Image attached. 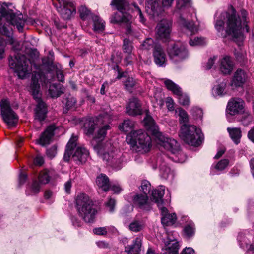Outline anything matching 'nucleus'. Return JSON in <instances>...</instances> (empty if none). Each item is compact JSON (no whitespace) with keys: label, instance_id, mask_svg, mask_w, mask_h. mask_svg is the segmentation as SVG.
Here are the masks:
<instances>
[{"label":"nucleus","instance_id":"obj_1","mask_svg":"<svg viewBox=\"0 0 254 254\" xmlns=\"http://www.w3.org/2000/svg\"><path fill=\"white\" fill-rule=\"evenodd\" d=\"M242 19L237 13L233 6L229 7L227 11L221 14L223 20H217L215 27L218 32L225 30L226 34L232 37L234 40H241L243 38L242 22H243L246 30L249 31L247 23V12L242 9L241 11Z\"/></svg>","mask_w":254,"mask_h":254},{"label":"nucleus","instance_id":"obj_2","mask_svg":"<svg viewBox=\"0 0 254 254\" xmlns=\"http://www.w3.org/2000/svg\"><path fill=\"white\" fill-rule=\"evenodd\" d=\"M30 64L37 71H33L32 75L31 82H38L41 78L42 71L41 66L35 63H32L30 60L26 57L20 54H17L14 59L10 58L9 59V65L11 69L14 70L19 78L23 79L26 76L29 74L31 71V68L29 66Z\"/></svg>","mask_w":254,"mask_h":254},{"label":"nucleus","instance_id":"obj_3","mask_svg":"<svg viewBox=\"0 0 254 254\" xmlns=\"http://www.w3.org/2000/svg\"><path fill=\"white\" fill-rule=\"evenodd\" d=\"M94 149L98 156L112 168L119 170L122 167L124 157L110 141L98 143L94 146Z\"/></svg>","mask_w":254,"mask_h":254},{"label":"nucleus","instance_id":"obj_4","mask_svg":"<svg viewBox=\"0 0 254 254\" xmlns=\"http://www.w3.org/2000/svg\"><path fill=\"white\" fill-rule=\"evenodd\" d=\"M76 207L79 216L86 223H92L97 213L92 200L85 193L79 194L76 199Z\"/></svg>","mask_w":254,"mask_h":254},{"label":"nucleus","instance_id":"obj_5","mask_svg":"<svg viewBox=\"0 0 254 254\" xmlns=\"http://www.w3.org/2000/svg\"><path fill=\"white\" fill-rule=\"evenodd\" d=\"M126 140L138 152H148L151 147V138L142 130L131 131L127 136Z\"/></svg>","mask_w":254,"mask_h":254},{"label":"nucleus","instance_id":"obj_6","mask_svg":"<svg viewBox=\"0 0 254 254\" xmlns=\"http://www.w3.org/2000/svg\"><path fill=\"white\" fill-rule=\"evenodd\" d=\"M179 136L185 143L194 146L199 145L203 139L199 128L187 124H183L181 127Z\"/></svg>","mask_w":254,"mask_h":254},{"label":"nucleus","instance_id":"obj_7","mask_svg":"<svg viewBox=\"0 0 254 254\" xmlns=\"http://www.w3.org/2000/svg\"><path fill=\"white\" fill-rule=\"evenodd\" d=\"M77 140L78 137L77 136L72 135L66 145L64 156V159L65 161H69L71 155L75 161H78L81 163H85L87 161L89 156V152L84 147H77L73 154V150L77 145Z\"/></svg>","mask_w":254,"mask_h":254},{"label":"nucleus","instance_id":"obj_8","mask_svg":"<svg viewBox=\"0 0 254 254\" xmlns=\"http://www.w3.org/2000/svg\"><path fill=\"white\" fill-rule=\"evenodd\" d=\"M191 7L190 0H177L176 4V12L180 14L178 22L179 24L188 30L190 34H195L198 31L197 27L193 22L188 21L183 16V13L188 12Z\"/></svg>","mask_w":254,"mask_h":254},{"label":"nucleus","instance_id":"obj_9","mask_svg":"<svg viewBox=\"0 0 254 254\" xmlns=\"http://www.w3.org/2000/svg\"><path fill=\"white\" fill-rule=\"evenodd\" d=\"M0 114L9 128L16 126L18 117L11 108L10 102L7 98L2 99L0 101Z\"/></svg>","mask_w":254,"mask_h":254},{"label":"nucleus","instance_id":"obj_10","mask_svg":"<svg viewBox=\"0 0 254 254\" xmlns=\"http://www.w3.org/2000/svg\"><path fill=\"white\" fill-rule=\"evenodd\" d=\"M58 4H55L58 12L62 17L65 19H70L74 13H75V9L73 3L70 0H57Z\"/></svg>","mask_w":254,"mask_h":254},{"label":"nucleus","instance_id":"obj_11","mask_svg":"<svg viewBox=\"0 0 254 254\" xmlns=\"http://www.w3.org/2000/svg\"><path fill=\"white\" fill-rule=\"evenodd\" d=\"M170 59L174 62H181L188 56L187 50L184 45L174 44L168 49Z\"/></svg>","mask_w":254,"mask_h":254},{"label":"nucleus","instance_id":"obj_12","mask_svg":"<svg viewBox=\"0 0 254 254\" xmlns=\"http://www.w3.org/2000/svg\"><path fill=\"white\" fill-rule=\"evenodd\" d=\"M172 23L169 20L163 19L157 25L156 36L157 38L163 41H167L170 39L171 33Z\"/></svg>","mask_w":254,"mask_h":254},{"label":"nucleus","instance_id":"obj_13","mask_svg":"<svg viewBox=\"0 0 254 254\" xmlns=\"http://www.w3.org/2000/svg\"><path fill=\"white\" fill-rule=\"evenodd\" d=\"M156 138L161 146L172 153L175 154L179 151V145L175 139L166 137L162 133L158 134Z\"/></svg>","mask_w":254,"mask_h":254},{"label":"nucleus","instance_id":"obj_14","mask_svg":"<svg viewBox=\"0 0 254 254\" xmlns=\"http://www.w3.org/2000/svg\"><path fill=\"white\" fill-rule=\"evenodd\" d=\"M164 84L167 88L171 91L174 94L178 96L179 102L183 106L188 105L190 103L189 97L183 94L181 88L171 80L167 79L164 81Z\"/></svg>","mask_w":254,"mask_h":254},{"label":"nucleus","instance_id":"obj_15","mask_svg":"<svg viewBox=\"0 0 254 254\" xmlns=\"http://www.w3.org/2000/svg\"><path fill=\"white\" fill-rule=\"evenodd\" d=\"M132 201L135 206L145 211H149L152 209L154 202L152 197L151 200H149L147 195L144 193L135 194L133 197Z\"/></svg>","mask_w":254,"mask_h":254},{"label":"nucleus","instance_id":"obj_16","mask_svg":"<svg viewBox=\"0 0 254 254\" xmlns=\"http://www.w3.org/2000/svg\"><path fill=\"white\" fill-rule=\"evenodd\" d=\"M2 15L5 17L7 22L13 26H15L19 32H22L25 21L21 14L16 15L9 11H2Z\"/></svg>","mask_w":254,"mask_h":254},{"label":"nucleus","instance_id":"obj_17","mask_svg":"<svg viewBox=\"0 0 254 254\" xmlns=\"http://www.w3.org/2000/svg\"><path fill=\"white\" fill-rule=\"evenodd\" d=\"M245 105V102L242 99L234 98L228 102L227 110L231 115H235L244 112Z\"/></svg>","mask_w":254,"mask_h":254},{"label":"nucleus","instance_id":"obj_18","mask_svg":"<svg viewBox=\"0 0 254 254\" xmlns=\"http://www.w3.org/2000/svg\"><path fill=\"white\" fill-rule=\"evenodd\" d=\"M164 187L162 186L159 189L153 190L151 194L152 200L160 209L162 216L168 214L167 208L163 206V200L162 198L164 195Z\"/></svg>","mask_w":254,"mask_h":254},{"label":"nucleus","instance_id":"obj_19","mask_svg":"<svg viewBox=\"0 0 254 254\" xmlns=\"http://www.w3.org/2000/svg\"><path fill=\"white\" fill-rule=\"evenodd\" d=\"M103 117L101 115L86 120L84 123V129L86 134L87 135H92L95 129L103 124Z\"/></svg>","mask_w":254,"mask_h":254},{"label":"nucleus","instance_id":"obj_20","mask_svg":"<svg viewBox=\"0 0 254 254\" xmlns=\"http://www.w3.org/2000/svg\"><path fill=\"white\" fill-rule=\"evenodd\" d=\"M126 113L129 116H135L142 113L141 105L139 100L132 97L126 105Z\"/></svg>","mask_w":254,"mask_h":254},{"label":"nucleus","instance_id":"obj_21","mask_svg":"<svg viewBox=\"0 0 254 254\" xmlns=\"http://www.w3.org/2000/svg\"><path fill=\"white\" fill-rule=\"evenodd\" d=\"M168 159V156L163 153L158 155L157 157L156 165L159 166L161 175L164 179H167L170 173V169L166 163Z\"/></svg>","mask_w":254,"mask_h":254},{"label":"nucleus","instance_id":"obj_22","mask_svg":"<svg viewBox=\"0 0 254 254\" xmlns=\"http://www.w3.org/2000/svg\"><path fill=\"white\" fill-rule=\"evenodd\" d=\"M37 104L34 109V119L41 122L47 117L48 108L46 104L42 100H36Z\"/></svg>","mask_w":254,"mask_h":254},{"label":"nucleus","instance_id":"obj_23","mask_svg":"<svg viewBox=\"0 0 254 254\" xmlns=\"http://www.w3.org/2000/svg\"><path fill=\"white\" fill-rule=\"evenodd\" d=\"M153 55L154 62L157 65L159 66L165 65L166 54L161 45L155 44L153 50Z\"/></svg>","mask_w":254,"mask_h":254},{"label":"nucleus","instance_id":"obj_24","mask_svg":"<svg viewBox=\"0 0 254 254\" xmlns=\"http://www.w3.org/2000/svg\"><path fill=\"white\" fill-rule=\"evenodd\" d=\"M56 129L54 125L47 127L46 130L41 134L39 139L37 141L38 144L45 146L50 143L51 139L54 135V131Z\"/></svg>","mask_w":254,"mask_h":254},{"label":"nucleus","instance_id":"obj_25","mask_svg":"<svg viewBox=\"0 0 254 254\" xmlns=\"http://www.w3.org/2000/svg\"><path fill=\"white\" fill-rule=\"evenodd\" d=\"M143 123L146 129L150 131L155 137L158 136V134L161 133L158 131V127L152 117L148 115V112L146 114Z\"/></svg>","mask_w":254,"mask_h":254},{"label":"nucleus","instance_id":"obj_26","mask_svg":"<svg viewBox=\"0 0 254 254\" xmlns=\"http://www.w3.org/2000/svg\"><path fill=\"white\" fill-rule=\"evenodd\" d=\"M146 10L149 14L158 15L162 11L159 0H146Z\"/></svg>","mask_w":254,"mask_h":254},{"label":"nucleus","instance_id":"obj_27","mask_svg":"<svg viewBox=\"0 0 254 254\" xmlns=\"http://www.w3.org/2000/svg\"><path fill=\"white\" fill-rule=\"evenodd\" d=\"M131 20V16L130 14L124 13L123 11H119L112 16L110 22L114 24L123 23L125 24Z\"/></svg>","mask_w":254,"mask_h":254},{"label":"nucleus","instance_id":"obj_28","mask_svg":"<svg viewBox=\"0 0 254 254\" xmlns=\"http://www.w3.org/2000/svg\"><path fill=\"white\" fill-rule=\"evenodd\" d=\"M246 75L245 71L241 69L235 72L231 85L236 87L242 86L246 81Z\"/></svg>","mask_w":254,"mask_h":254},{"label":"nucleus","instance_id":"obj_29","mask_svg":"<svg viewBox=\"0 0 254 254\" xmlns=\"http://www.w3.org/2000/svg\"><path fill=\"white\" fill-rule=\"evenodd\" d=\"M233 67L234 64L230 57L225 56L221 60L220 69L224 74H230Z\"/></svg>","mask_w":254,"mask_h":254},{"label":"nucleus","instance_id":"obj_30","mask_svg":"<svg viewBox=\"0 0 254 254\" xmlns=\"http://www.w3.org/2000/svg\"><path fill=\"white\" fill-rule=\"evenodd\" d=\"M142 246L140 238L136 237L131 245L125 247V252L128 254H139Z\"/></svg>","mask_w":254,"mask_h":254},{"label":"nucleus","instance_id":"obj_31","mask_svg":"<svg viewBox=\"0 0 254 254\" xmlns=\"http://www.w3.org/2000/svg\"><path fill=\"white\" fill-rule=\"evenodd\" d=\"M109 129V125H105L99 128V129L98 130L97 134L92 141V144L93 147L94 145H96L98 143H104V142L100 141H102L104 139L107 134V130ZM105 142H104V143Z\"/></svg>","mask_w":254,"mask_h":254},{"label":"nucleus","instance_id":"obj_32","mask_svg":"<svg viewBox=\"0 0 254 254\" xmlns=\"http://www.w3.org/2000/svg\"><path fill=\"white\" fill-rule=\"evenodd\" d=\"M96 184L104 191H108L110 188L109 179L104 174H101L96 178Z\"/></svg>","mask_w":254,"mask_h":254},{"label":"nucleus","instance_id":"obj_33","mask_svg":"<svg viewBox=\"0 0 254 254\" xmlns=\"http://www.w3.org/2000/svg\"><path fill=\"white\" fill-rule=\"evenodd\" d=\"M227 130L234 142L236 144H238L240 142V139L242 137L241 128L239 127H228Z\"/></svg>","mask_w":254,"mask_h":254},{"label":"nucleus","instance_id":"obj_34","mask_svg":"<svg viewBox=\"0 0 254 254\" xmlns=\"http://www.w3.org/2000/svg\"><path fill=\"white\" fill-rule=\"evenodd\" d=\"M93 22V29L97 33H101L104 31L105 28V22L98 16L95 15L92 17Z\"/></svg>","mask_w":254,"mask_h":254},{"label":"nucleus","instance_id":"obj_35","mask_svg":"<svg viewBox=\"0 0 254 254\" xmlns=\"http://www.w3.org/2000/svg\"><path fill=\"white\" fill-rule=\"evenodd\" d=\"M63 93V86L60 85L52 84L49 87V94L52 98H57Z\"/></svg>","mask_w":254,"mask_h":254},{"label":"nucleus","instance_id":"obj_36","mask_svg":"<svg viewBox=\"0 0 254 254\" xmlns=\"http://www.w3.org/2000/svg\"><path fill=\"white\" fill-rule=\"evenodd\" d=\"M111 5L116 6V8L121 11L126 10L128 7L127 0H112Z\"/></svg>","mask_w":254,"mask_h":254},{"label":"nucleus","instance_id":"obj_37","mask_svg":"<svg viewBox=\"0 0 254 254\" xmlns=\"http://www.w3.org/2000/svg\"><path fill=\"white\" fill-rule=\"evenodd\" d=\"M166 246V250H167L169 254H177L179 246L176 240L169 241Z\"/></svg>","mask_w":254,"mask_h":254},{"label":"nucleus","instance_id":"obj_38","mask_svg":"<svg viewBox=\"0 0 254 254\" xmlns=\"http://www.w3.org/2000/svg\"><path fill=\"white\" fill-rule=\"evenodd\" d=\"M176 219V215L175 213L168 214L162 217L161 222L163 225H171L175 223Z\"/></svg>","mask_w":254,"mask_h":254},{"label":"nucleus","instance_id":"obj_39","mask_svg":"<svg viewBox=\"0 0 254 254\" xmlns=\"http://www.w3.org/2000/svg\"><path fill=\"white\" fill-rule=\"evenodd\" d=\"M133 126L134 123L129 119H127L119 125V128L122 131L128 132L132 130Z\"/></svg>","mask_w":254,"mask_h":254},{"label":"nucleus","instance_id":"obj_40","mask_svg":"<svg viewBox=\"0 0 254 254\" xmlns=\"http://www.w3.org/2000/svg\"><path fill=\"white\" fill-rule=\"evenodd\" d=\"M80 16L83 20L92 19V17L95 15L92 14L90 11L85 6H81L79 9Z\"/></svg>","mask_w":254,"mask_h":254},{"label":"nucleus","instance_id":"obj_41","mask_svg":"<svg viewBox=\"0 0 254 254\" xmlns=\"http://www.w3.org/2000/svg\"><path fill=\"white\" fill-rule=\"evenodd\" d=\"M30 89L33 98L36 100H41L40 97V85L38 82H31Z\"/></svg>","mask_w":254,"mask_h":254},{"label":"nucleus","instance_id":"obj_42","mask_svg":"<svg viewBox=\"0 0 254 254\" xmlns=\"http://www.w3.org/2000/svg\"><path fill=\"white\" fill-rule=\"evenodd\" d=\"M144 227L143 223L139 220H133L129 225V229L130 231L137 232L141 231Z\"/></svg>","mask_w":254,"mask_h":254},{"label":"nucleus","instance_id":"obj_43","mask_svg":"<svg viewBox=\"0 0 254 254\" xmlns=\"http://www.w3.org/2000/svg\"><path fill=\"white\" fill-rule=\"evenodd\" d=\"M126 25V33L128 36L137 37L139 36L138 31L131 26V20L125 24Z\"/></svg>","mask_w":254,"mask_h":254},{"label":"nucleus","instance_id":"obj_44","mask_svg":"<svg viewBox=\"0 0 254 254\" xmlns=\"http://www.w3.org/2000/svg\"><path fill=\"white\" fill-rule=\"evenodd\" d=\"M184 235L187 238L192 237L195 233V227L193 224L186 225L183 229Z\"/></svg>","mask_w":254,"mask_h":254},{"label":"nucleus","instance_id":"obj_45","mask_svg":"<svg viewBox=\"0 0 254 254\" xmlns=\"http://www.w3.org/2000/svg\"><path fill=\"white\" fill-rule=\"evenodd\" d=\"M244 114L241 118L242 124L245 126H248L253 121V117L249 112H243Z\"/></svg>","mask_w":254,"mask_h":254},{"label":"nucleus","instance_id":"obj_46","mask_svg":"<svg viewBox=\"0 0 254 254\" xmlns=\"http://www.w3.org/2000/svg\"><path fill=\"white\" fill-rule=\"evenodd\" d=\"M43 64L49 69V72L57 69V66L54 64L53 59L52 58L48 57L42 60Z\"/></svg>","mask_w":254,"mask_h":254},{"label":"nucleus","instance_id":"obj_47","mask_svg":"<svg viewBox=\"0 0 254 254\" xmlns=\"http://www.w3.org/2000/svg\"><path fill=\"white\" fill-rule=\"evenodd\" d=\"M38 181L41 184H47L50 181V177L47 170H44L40 173Z\"/></svg>","mask_w":254,"mask_h":254},{"label":"nucleus","instance_id":"obj_48","mask_svg":"<svg viewBox=\"0 0 254 254\" xmlns=\"http://www.w3.org/2000/svg\"><path fill=\"white\" fill-rule=\"evenodd\" d=\"M155 45L152 38H147L141 44V48L143 50H149L152 48H154Z\"/></svg>","mask_w":254,"mask_h":254},{"label":"nucleus","instance_id":"obj_49","mask_svg":"<svg viewBox=\"0 0 254 254\" xmlns=\"http://www.w3.org/2000/svg\"><path fill=\"white\" fill-rule=\"evenodd\" d=\"M179 122L183 124H187L189 121L187 113L181 108H178Z\"/></svg>","mask_w":254,"mask_h":254},{"label":"nucleus","instance_id":"obj_50","mask_svg":"<svg viewBox=\"0 0 254 254\" xmlns=\"http://www.w3.org/2000/svg\"><path fill=\"white\" fill-rule=\"evenodd\" d=\"M123 49L124 52L127 53L128 54H131L133 46L130 41L127 39H125L124 40Z\"/></svg>","mask_w":254,"mask_h":254},{"label":"nucleus","instance_id":"obj_51","mask_svg":"<svg viewBox=\"0 0 254 254\" xmlns=\"http://www.w3.org/2000/svg\"><path fill=\"white\" fill-rule=\"evenodd\" d=\"M11 28L8 27V25L4 23L3 25H0V33L7 37H9L11 35Z\"/></svg>","mask_w":254,"mask_h":254},{"label":"nucleus","instance_id":"obj_52","mask_svg":"<svg viewBox=\"0 0 254 254\" xmlns=\"http://www.w3.org/2000/svg\"><path fill=\"white\" fill-rule=\"evenodd\" d=\"M191 113L195 119H201L203 116L202 110L198 107H193L191 110Z\"/></svg>","mask_w":254,"mask_h":254},{"label":"nucleus","instance_id":"obj_53","mask_svg":"<svg viewBox=\"0 0 254 254\" xmlns=\"http://www.w3.org/2000/svg\"><path fill=\"white\" fill-rule=\"evenodd\" d=\"M126 88L129 91H131L135 85V81L132 77H127L124 82Z\"/></svg>","mask_w":254,"mask_h":254},{"label":"nucleus","instance_id":"obj_54","mask_svg":"<svg viewBox=\"0 0 254 254\" xmlns=\"http://www.w3.org/2000/svg\"><path fill=\"white\" fill-rule=\"evenodd\" d=\"M140 190L143 192V193L147 194L150 190L151 185L147 181H143L142 182Z\"/></svg>","mask_w":254,"mask_h":254},{"label":"nucleus","instance_id":"obj_55","mask_svg":"<svg viewBox=\"0 0 254 254\" xmlns=\"http://www.w3.org/2000/svg\"><path fill=\"white\" fill-rule=\"evenodd\" d=\"M204 42V39L202 37H195L193 39H190L189 41V43L191 46L201 45Z\"/></svg>","mask_w":254,"mask_h":254},{"label":"nucleus","instance_id":"obj_56","mask_svg":"<svg viewBox=\"0 0 254 254\" xmlns=\"http://www.w3.org/2000/svg\"><path fill=\"white\" fill-rule=\"evenodd\" d=\"M229 161L227 159L220 160L216 165V169L219 170H224L228 165Z\"/></svg>","mask_w":254,"mask_h":254},{"label":"nucleus","instance_id":"obj_57","mask_svg":"<svg viewBox=\"0 0 254 254\" xmlns=\"http://www.w3.org/2000/svg\"><path fill=\"white\" fill-rule=\"evenodd\" d=\"M57 153V147L53 146L47 150L46 154L48 157L50 158L54 157Z\"/></svg>","mask_w":254,"mask_h":254},{"label":"nucleus","instance_id":"obj_58","mask_svg":"<svg viewBox=\"0 0 254 254\" xmlns=\"http://www.w3.org/2000/svg\"><path fill=\"white\" fill-rule=\"evenodd\" d=\"M94 233L98 235H105L107 233L106 227H99L93 229Z\"/></svg>","mask_w":254,"mask_h":254},{"label":"nucleus","instance_id":"obj_59","mask_svg":"<svg viewBox=\"0 0 254 254\" xmlns=\"http://www.w3.org/2000/svg\"><path fill=\"white\" fill-rule=\"evenodd\" d=\"M132 5L134 7L135 9L136 10L137 14L139 15V21L141 23L144 24L145 22V19L143 17V15L141 11V9L139 8V7L137 6V5L136 4L133 3Z\"/></svg>","mask_w":254,"mask_h":254},{"label":"nucleus","instance_id":"obj_60","mask_svg":"<svg viewBox=\"0 0 254 254\" xmlns=\"http://www.w3.org/2000/svg\"><path fill=\"white\" fill-rule=\"evenodd\" d=\"M116 204V201L114 199L110 198L106 203V205L109 208V211L112 212L114 210V207Z\"/></svg>","mask_w":254,"mask_h":254},{"label":"nucleus","instance_id":"obj_61","mask_svg":"<svg viewBox=\"0 0 254 254\" xmlns=\"http://www.w3.org/2000/svg\"><path fill=\"white\" fill-rule=\"evenodd\" d=\"M56 69V76H57V78L58 81H59L61 82H64V76L63 72L62 71H61L60 70L58 69L57 68V69Z\"/></svg>","mask_w":254,"mask_h":254},{"label":"nucleus","instance_id":"obj_62","mask_svg":"<svg viewBox=\"0 0 254 254\" xmlns=\"http://www.w3.org/2000/svg\"><path fill=\"white\" fill-rule=\"evenodd\" d=\"M43 163V157L40 155H37L34 159V163L36 165L41 166Z\"/></svg>","mask_w":254,"mask_h":254},{"label":"nucleus","instance_id":"obj_63","mask_svg":"<svg viewBox=\"0 0 254 254\" xmlns=\"http://www.w3.org/2000/svg\"><path fill=\"white\" fill-rule=\"evenodd\" d=\"M225 86L223 85H218L216 86L214 89L215 92L217 95H222L224 91Z\"/></svg>","mask_w":254,"mask_h":254},{"label":"nucleus","instance_id":"obj_64","mask_svg":"<svg viewBox=\"0 0 254 254\" xmlns=\"http://www.w3.org/2000/svg\"><path fill=\"white\" fill-rule=\"evenodd\" d=\"M248 138L254 143V126H253L248 133Z\"/></svg>","mask_w":254,"mask_h":254}]
</instances>
